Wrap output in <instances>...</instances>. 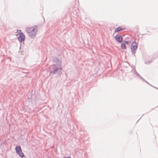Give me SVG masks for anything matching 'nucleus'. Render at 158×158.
I'll return each instance as SVG.
<instances>
[{"label":"nucleus","mask_w":158,"mask_h":158,"mask_svg":"<svg viewBox=\"0 0 158 158\" xmlns=\"http://www.w3.org/2000/svg\"><path fill=\"white\" fill-rule=\"evenodd\" d=\"M28 35L31 37L35 36L37 31V27L35 26L31 27H28L27 29Z\"/></svg>","instance_id":"nucleus-1"},{"label":"nucleus","mask_w":158,"mask_h":158,"mask_svg":"<svg viewBox=\"0 0 158 158\" xmlns=\"http://www.w3.org/2000/svg\"><path fill=\"white\" fill-rule=\"evenodd\" d=\"M16 35L18 36L17 37L18 40L20 42H23L24 41L25 39V35L20 30H17L16 32Z\"/></svg>","instance_id":"nucleus-2"},{"label":"nucleus","mask_w":158,"mask_h":158,"mask_svg":"<svg viewBox=\"0 0 158 158\" xmlns=\"http://www.w3.org/2000/svg\"><path fill=\"white\" fill-rule=\"evenodd\" d=\"M15 150L17 153L18 154L20 157L22 158H23L24 157V155L22 152L20 146H16L15 147Z\"/></svg>","instance_id":"nucleus-3"},{"label":"nucleus","mask_w":158,"mask_h":158,"mask_svg":"<svg viewBox=\"0 0 158 158\" xmlns=\"http://www.w3.org/2000/svg\"><path fill=\"white\" fill-rule=\"evenodd\" d=\"M137 48V44L136 42H133L131 45V49L132 52L134 54L135 52V50Z\"/></svg>","instance_id":"nucleus-4"},{"label":"nucleus","mask_w":158,"mask_h":158,"mask_svg":"<svg viewBox=\"0 0 158 158\" xmlns=\"http://www.w3.org/2000/svg\"><path fill=\"white\" fill-rule=\"evenodd\" d=\"M115 39L118 43H121L123 40L122 37L119 35H117L115 37Z\"/></svg>","instance_id":"nucleus-5"},{"label":"nucleus","mask_w":158,"mask_h":158,"mask_svg":"<svg viewBox=\"0 0 158 158\" xmlns=\"http://www.w3.org/2000/svg\"><path fill=\"white\" fill-rule=\"evenodd\" d=\"M125 28L124 27H118L115 29L114 32L115 33L118 32L120 31L125 30Z\"/></svg>","instance_id":"nucleus-6"},{"label":"nucleus","mask_w":158,"mask_h":158,"mask_svg":"<svg viewBox=\"0 0 158 158\" xmlns=\"http://www.w3.org/2000/svg\"><path fill=\"white\" fill-rule=\"evenodd\" d=\"M121 48L122 49L125 50L126 48V47L124 43H122L121 44Z\"/></svg>","instance_id":"nucleus-7"},{"label":"nucleus","mask_w":158,"mask_h":158,"mask_svg":"<svg viewBox=\"0 0 158 158\" xmlns=\"http://www.w3.org/2000/svg\"><path fill=\"white\" fill-rule=\"evenodd\" d=\"M125 43L127 44H128L129 43L127 41H125Z\"/></svg>","instance_id":"nucleus-8"},{"label":"nucleus","mask_w":158,"mask_h":158,"mask_svg":"<svg viewBox=\"0 0 158 158\" xmlns=\"http://www.w3.org/2000/svg\"><path fill=\"white\" fill-rule=\"evenodd\" d=\"M65 158H71L70 157H65Z\"/></svg>","instance_id":"nucleus-9"}]
</instances>
